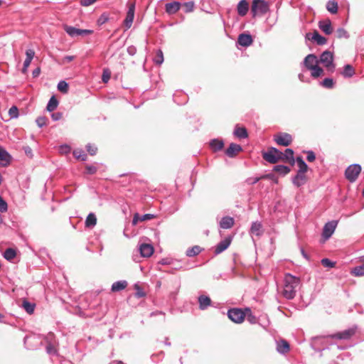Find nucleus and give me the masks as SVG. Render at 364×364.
I'll use <instances>...</instances> for the list:
<instances>
[{
    "label": "nucleus",
    "mask_w": 364,
    "mask_h": 364,
    "mask_svg": "<svg viewBox=\"0 0 364 364\" xmlns=\"http://www.w3.org/2000/svg\"><path fill=\"white\" fill-rule=\"evenodd\" d=\"M284 289L282 295L287 299H293L301 284V279L299 277H295L290 273H287L284 275Z\"/></svg>",
    "instance_id": "f257e3e1"
},
{
    "label": "nucleus",
    "mask_w": 364,
    "mask_h": 364,
    "mask_svg": "<svg viewBox=\"0 0 364 364\" xmlns=\"http://www.w3.org/2000/svg\"><path fill=\"white\" fill-rule=\"evenodd\" d=\"M282 151L275 147H270L267 151L262 154L263 159L270 164H276L282 160Z\"/></svg>",
    "instance_id": "f03ea898"
},
{
    "label": "nucleus",
    "mask_w": 364,
    "mask_h": 364,
    "mask_svg": "<svg viewBox=\"0 0 364 364\" xmlns=\"http://www.w3.org/2000/svg\"><path fill=\"white\" fill-rule=\"evenodd\" d=\"M319 63H322L324 67L331 73L335 70V65L333 64V53L328 50H326L321 53L318 60Z\"/></svg>",
    "instance_id": "7ed1b4c3"
},
{
    "label": "nucleus",
    "mask_w": 364,
    "mask_h": 364,
    "mask_svg": "<svg viewBox=\"0 0 364 364\" xmlns=\"http://www.w3.org/2000/svg\"><path fill=\"white\" fill-rule=\"evenodd\" d=\"M357 326L354 325L352 327L346 329L343 331L337 332L336 333L329 334L326 336L327 338L338 339V340H348L357 331Z\"/></svg>",
    "instance_id": "20e7f679"
},
{
    "label": "nucleus",
    "mask_w": 364,
    "mask_h": 364,
    "mask_svg": "<svg viewBox=\"0 0 364 364\" xmlns=\"http://www.w3.org/2000/svg\"><path fill=\"white\" fill-rule=\"evenodd\" d=\"M269 10V5L267 2L264 0H253L252 4L251 11L253 16L257 14L263 15Z\"/></svg>",
    "instance_id": "39448f33"
},
{
    "label": "nucleus",
    "mask_w": 364,
    "mask_h": 364,
    "mask_svg": "<svg viewBox=\"0 0 364 364\" xmlns=\"http://www.w3.org/2000/svg\"><path fill=\"white\" fill-rule=\"evenodd\" d=\"M361 171V166L358 164H353L347 167L345 171L346 178L351 183H353L358 178Z\"/></svg>",
    "instance_id": "423d86ee"
},
{
    "label": "nucleus",
    "mask_w": 364,
    "mask_h": 364,
    "mask_svg": "<svg viewBox=\"0 0 364 364\" xmlns=\"http://www.w3.org/2000/svg\"><path fill=\"white\" fill-rule=\"evenodd\" d=\"M337 225L338 222L336 220L329 221L324 225L321 234L323 242H325L333 235L336 230Z\"/></svg>",
    "instance_id": "0eeeda50"
},
{
    "label": "nucleus",
    "mask_w": 364,
    "mask_h": 364,
    "mask_svg": "<svg viewBox=\"0 0 364 364\" xmlns=\"http://www.w3.org/2000/svg\"><path fill=\"white\" fill-rule=\"evenodd\" d=\"M228 318L236 323H241L245 317V314L241 309L233 308L228 311Z\"/></svg>",
    "instance_id": "6e6552de"
},
{
    "label": "nucleus",
    "mask_w": 364,
    "mask_h": 364,
    "mask_svg": "<svg viewBox=\"0 0 364 364\" xmlns=\"http://www.w3.org/2000/svg\"><path fill=\"white\" fill-rule=\"evenodd\" d=\"M64 30L72 38L79 36L89 35L93 33L92 30L77 28L70 26H65Z\"/></svg>",
    "instance_id": "1a4fd4ad"
},
{
    "label": "nucleus",
    "mask_w": 364,
    "mask_h": 364,
    "mask_svg": "<svg viewBox=\"0 0 364 364\" xmlns=\"http://www.w3.org/2000/svg\"><path fill=\"white\" fill-rule=\"evenodd\" d=\"M135 13V3H129L128 4V11L127 12L126 18L124 20V26L127 29L131 28L133 20L134 18Z\"/></svg>",
    "instance_id": "9d476101"
},
{
    "label": "nucleus",
    "mask_w": 364,
    "mask_h": 364,
    "mask_svg": "<svg viewBox=\"0 0 364 364\" xmlns=\"http://www.w3.org/2000/svg\"><path fill=\"white\" fill-rule=\"evenodd\" d=\"M274 141L279 145L287 146L291 144L292 137L289 134L280 133L274 136Z\"/></svg>",
    "instance_id": "9b49d317"
},
{
    "label": "nucleus",
    "mask_w": 364,
    "mask_h": 364,
    "mask_svg": "<svg viewBox=\"0 0 364 364\" xmlns=\"http://www.w3.org/2000/svg\"><path fill=\"white\" fill-rule=\"evenodd\" d=\"M318 63L319 61L315 54L307 55L302 62V65L309 70L311 69V67H314Z\"/></svg>",
    "instance_id": "f8f14e48"
},
{
    "label": "nucleus",
    "mask_w": 364,
    "mask_h": 364,
    "mask_svg": "<svg viewBox=\"0 0 364 364\" xmlns=\"http://www.w3.org/2000/svg\"><path fill=\"white\" fill-rule=\"evenodd\" d=\"M306 38L315 41L318 46H323L327 43V39L320 35L317 31H315L312 34L311 33H306Z\"/></svg>",
    "instance_id": "ddd939ff"
},
{
    "label": "nucleus",
    "mask_w": 364,
    "mask_h": 364,
    "mask_svg": "<svg viewBox=\"0 0 364 364\" xmlns=\"http://www.w3.org/2000/svg\"><path fill=\"white\" fill-rule=\"evenodd\" d=\"M307 181V177L306 176V173L297 171L296 176H294L292 179V183L296 187L299 188L306 183Z\"/></svg>",
    "instance_id": "4468645a"
},
{
    "label": "nucleus",
    "mask_w": 364,
    "mask_h": 364,
    "mask_svg": "<svg viewBox=\"0 0 364 364\" xmlns=\"http://www.w3.org/2000/svg\"><path fill=\"white\" fill-rule=\"evenodd\" d=\"M276 343H277L276 349H277V351L279 354L285 355L287 353H288L289 351L290 346L286 340L281 339V340L277 341Z\"/></svg>",
    "instance_id": "2eb2a0df"
},
{
    "label": "nucleus",
    "mask_w": 364,
    "mask_h": 364,
    "mask_svg": "<svg viewBox=\"0 0 364 364\" xmlns=\"http://www.w3.org/2000/svg\"><path fill=\"white\" fill-rule=\"evenodd\" d=\"M138 251L144 257H149L154 253V247L150 244L143 243L141 244Z\"/></svg>",
    "instance_id": "dca6fc26"
},
{
    "label": "nucleus",
    "mask_w": 364,
    "mask_h": 364,
    "mask_svg": "<svg viewBox=\"0 0 364 364\" xmlns=\"http://www.w3.org/2000/svg\"><path fill=\"white\" fill-rule=\"evenodd\" d=\"M319 28L326 35H330L333 32L331 21L326 18L318 22Z\"/></svg>",
    "instance_id": "f3484780"
},
{
    "label": "nucleus",
    "mask_w": 364,
    "mask_h": 364,
    "mask_svg": "<svg viewBox=\"0 0 364 364\" xmlns=\"http://www.w3.org/2000/svg\"><path fill=\"white\" fill-rule=\"evenodd\" d=\"M252 37L249 33H241L237 38V43L241 46L247 47L252 43Z\"/></svg>",
    "instance_id": "a211bd4d"
},
{
    "label": "nucleus",
    "mask_w": 364,
    "mask_h": 364,
    "mask_svg": "<svg viewBox=\"0 0 364 364\" xmlns=\"http://www.w3.org/2000/svg\"><path fill=\"white\" fill-rule=\"evenodd\" d=\"M181 8V4L178 1H172L165 5L166 12L169 15L175 14Z\"/></svg>",
    "instance_id": "6ab92c4d"
},
{
    "label": "nucleus",
    "mask_w": 364,
    "mask_h": 364,
    "mask_svg": "<svg viewBox=\"0 0 364 364\" xmlns=\"http://www.w3.org/2000/svg\"><path fill=\"white\" fill-rule=\"evenodd\" d=\"M242 149V148L240 145L231 143L229 147L225 150V154L230 158H234Z\"/></svg>",
    "instance_id": "aec40b11"
},
{
    "label": "nucleus",
    "mask_w": 364,
    "mask_h": 364,
    "mask_svg": "<svg viewBox=\"0 0 364 364\" xmlns=\"http://www.w3.org/2000/svg\"><path fill=\"white\" fill-rule=\"evenodd\" d=\"M249 11V4L246 0H241L237 6V11L239 16H245Z\"/></svg>",
    "instance_id": "412c9836"
},
{
    "label": "nucleus",
    "mask_w": 364,
    "mask_h": 364,
    "mask_svg": "<svg viewBox=\"0 0 364 364\" xmlns=\"http://www.w3.org/2000/svg\"><path fill=\"white\" fill-rule=\"evenodd\" d=\"M199 309L200 310H205L211 305V299L209 296L205 295H200L198 298Z\"/></svg>",
    "instance_id": "4be33fe9"
},
{
    "label": "nucleus",
    "mask_w": 364,
    "mask_h": 364,
    "mask_svg": "<svg viewBox=\"0 0 364 364\" xmlns=\"http://www.w3.org/2000/svg\"><path fill=\"white\" fill-rule=\"evenodd\" d=\"M233 135L240 139H246L248 137L247 129L244 127H240L238 125L235 126Z\"/></svg>",
    "instance_id": "5701e85b"
},
{
    "label": "nucleus",
    "mask_w": 364,
    "mask_h": 364,
    "mask_svg": "<svg viewBox=\"0 0 364 364\" xmlns=\"http://www.w3.org/2000/svg\"><path fill=\"white\" fill-rule=\"evenodd\" d=\"M234 219L230 216L223 217L221 220L220 221L219 225L223 229H230L234 225Z\"/></svg>",
    "instance_id": "b1692460"
},
{
    "label": "nucleus",
    "mask_w": 364,
    "mask_h": 364,
    "mask_svg": "<svg viewBox=\"0 0 364 364\" xmlns=\"http://www.w3.org/2000/svg\"><path fill=\"white\" fill-rule=\"evenodd\" d=\"M231 240L229 238H225V240L220 241L216 246L215 249V252L216 254H220L225 250L230 245Z\"/></svg>",
    "instance_id": "393cba45"
},
{
    "label": "nucleus",
    "mask_w": 364,
    "mask_h": 364,
    "mask_svg": "<svg viewBox=\"0 0 364 364\" xmlns=\"http://www.w3.org/2000/svg\"><path fill=\"white\" fill-rule=\"evenodd\" d=\"M11 159V156L9 152L5 149L0 146V161L2 162V165L7 166L10 163Z\"/></svg>",
    "instance_id": "a878e982"
},
{
    "label": "nucleus",
    "mask_w": 364,
    "mask_h": 364,
    "mask_svg": "<svg viewBox=\"0 0 364 364\" xmlns=\"http://www.w3.org/2000/svg\"><path fill=\"white\" fill-rule=\"evenodd\" d=\"M282 160H287L289 161L291 165H294L295 163V159L294 158V151L291 149H287L284 151V153L282 152L281 154Z\"/></svg>",
    "instance_id": "bb28decb"
},
{
    "label": "nucleus",
    "mask_w": 364,
    "mask_h": 364,
    "mask_svg": "<svg viewBox=\"0 0 364 364\" xmlns=\"http://www.w3.org/2000/svg\"><path fill=\"white\" fill-rule=\"evenodd\" d=\"M250 232L256 236H260L263 233L262 225L259 222H253L252 223Z\"/></svg>",
    "instance_id": "cd10ccee"
},
{
    "label": "nucleus",
    "mask_w": 364,
    "mask_h": 364,
    "mask_svg": "<svg viewBox=\"0 0 364 364\" xmlns=\"http://www.w3.org/2000/svg\"><path fill=\"white\" fill-rule=\"evenodd\" d=\"M210 146L215 152L221 150L224 146V142L221 139H214L210 141Z\"/></svg>",
    "instance_id": "c85d7f7f"
},
{
    "label": "nucleus",
    "mask_w": 364,
    "mask_h": 364,
    "mask_svg": "<svg viewBox=\"0 0 364 364\" xmlns=\"http://www.w3.org/2000/svg\"><path fill=\"white\" fill-rule=\"evenodd\" d=\"M97 224V217L95 213H90L86 218L85 227L88 228H94Z\"/></svg>",
    "instance_id": "c756f323"
},
{
    "label": "nucleus",
    "mask_w": 364,
    "mask_h": 364,
    "mask_svg": "<svg viewBox=\"0 0 364 364\" xmlns=\"http://www.w3.org/2000/svg\"><path fill=\"white\" fill-rule=\"evenodd\" d=\"M203 249L198 245H194L192 247L187 249L186 255L189 257H193L199 255Z\"/></svg>",
    "instance_id": "7c9ffc66"
},
{
    "label": "nucleus",
    "mask_w": 364,
    "mask_h": 364,
    "mask_svg": "<svg viewBox=\"0 0 364 364\" xmlns=\"http://www.w3.org/2000/svg\"><path fill=\"white\" fill-rule=\"evenodd\" d=\"M127 286V282L125 280H120L115 282L112 285V291H119L124 289Z\"/></svg>",
    "instance_id": "2f4dec72"
},
{
    "label": "nucleus",
    "mask_w": 364,
    "mask_h": 364,
    "mask_svg": "<svg viewBox=\"0 0 364 364\" xmlns=\"http://www.w3.org/2000/svg\"><path fill=\"white\" fill-rule=\"evenodd\" d=\"M273 171L279 173L282 176L288 174L291 169L289 166L284 165H276L273 168Z\"/></svg>",
    "instance_id": "473e14b6"
},
{
    "label": "nucleus",
    "mask_w": 364,
    "mask_h": 364,
    "mask_svg": "<svg viewBox=\"0 0 364 364\" xmlns=\"http://www.w3.org/2000/svg\"><path fill=\"white\" fill-rule=\"evenodd\" d=\"M341 74L344 77L349 78L354 75L355 70L352 65L347 64L343 67Z\"/></svg>",
    "instance_id": "72a5a7b5"
},
{
    "label": "nucleus",
    "mask_w": 364,
    "mask_h": 364,
    "mask_svg": "<svg viewBox=\"0 0 364 364\" xmlns=\"http://www.w3.org/2000/svg\"><path fill=\"white\" fill-rule=\"evenodd\" d=\"M311 76L314 78H317L323 75V70L321 67L318 66V64L314 67H311Z\"/></svg>",
    "instance_id": "f704fd0d"
},
{
    "label": "nucleus",
    "mask_w": 364,
    "mask_h": 364,
    "mask_svg": "<svg viewBox=\"0 0 364 364\" xmlns=\"http://www.w3.org/2000/svg\"><path fill=\"white\" fill-rule=\"evenodd\" d=\"M296 161L299 167L298 171L306 173L308 170V166L304 161L303 158L301 156H297L296 159Z\"/></svg>",
    "instance_id": "c9c22d12"
},
{
    "label": "nucleus",
    "mask_w": 364,
    "mask_h": 364,
    "mask_svg": "<svg viewBox=\"0 0 364 364\" xmlns=\"http://www.w3.org/2000/svg\"><path fill=\"white\" fill-rule=\"evenodd\" d=\"M58 105V101L55 96H52L47 105L46 109L48 112H53Z\"/></svg>",
    "instance_id": "e433bc0d"
},
{
    "label": "nucleus",
    "mask_w": 364,
    "mask_h": 364,
    "mask_svg": "<svg viewBox=\"0 0 364 364\" xmlns=\"http://www.w3.org/2000/svg\"><path fill=\"white\" fill-rule=\"evenodd\" d=\"M22 306L28 314H32L34 312L36 304L27 300H24Z\"/></svg>",
    "instance_id": "4c0bfd02"
},
{
    "label": "nucleus",
    "mask_w": 364,
    "mask_h": 364,
    "mask_svg": "<svg viewBox=\"0 0 364 364\" xmlns=\"http://www.w3.org/2000/svg\"><path fill=\"white\" fill-rule=\"evenodd\" d=\"M153 60L156 65H161L164 60V53L161 49H158L156 52V55L153 58Z\"/></svg>",
    "instance_id": "58836bf2"
},
{
    "label": "nucleus",
    "mask_w": 364,
    "mask_h": 364,
    "mask_svg": "<svg viewBox=\"0 0 364 364\" xmlns=\"http://www.w3.org/2000/svg\"><path fill=\"white\" fill-rule=\"evenodd\" d=\"M271 174H265L262 176L261 177H250L246 179V183L249 185H254L257 183L260 179L262 178H271Z\"/></svg>",
    "instance_id": "ea45409f"
},
{
    "label": "nucleus",
    "mask_w": 364,
    "mask_h": 364,
    "mask_svg": "<svg viewBox=\"0 0 364 364\" xmlns=\"http://www.w3.org/2000/svg\"><path fill=\"white\" fill-rule=\"evenodd\" d=\"M326 9L332 14L338 12V3L335 1H328L326 4Z\"/></svg>",
    "instance_id": "a19ab883"
},
{
    "label": "nucleus",
    "mask_w": 364,
    "mask_h": 364,
    "mask_svg": "<svg viewBox=\"0 0 364 364\" xmlns=\"http://www.w3.org/2000/svg\"><path fill=\"white\" fill-rule=\"evenodd\" d=\"M319 84L321 86L326 89H332L335 85V82L333 78L327 77L320 82Z\"/></svg>",
    "instance_id": "79ce46f5"
},
{
    "label": "nucleus",
    "mask_w": 364,
    "mask_h": 364,
    "mask_svg": "<svg viewBox=\"0 0 364 364\" xmlns=\"http://www.w3.org/2000/svg\"><path fill=\"white\" fill-rule=\"evenodd\" d=\"M3 255L6 260L11 261L16 257V252L13 248H7Z\"/></svg>",
    "instance_id": "37998d69"
},
{
    "label": "nucleus",
    "mask_w": 364,
    "mask_h": 364,
    "mask_svg": "<svg viewBox=\"0 0 364 364\" xmlns=\"http://www.w3.org/2000/svg\"><path fill=\"white\" fill-rule=\"evenodd\" d=\"M73 156L79 160L85 161L87 160V155L82 149H75L73 152Z\"/></svg>",
    "instance_id": "c03bdc74"
},
{
    "label": "nucleus",
    "mask_w": 364,
    "mask_h": 364,
    "mask_svg": "<svg viewBox=\"0 0 364 364\" xmlns=\"http://www.w3.org/2000/svg\"><path fill=\"white\" fill-rule=\"evenodd\" d=\"M181 7L185 13H189L193 11L194 3L193 1L185 2L181 4Z\"/></svg>",
    "instance_id": "a18cd8bd"
},
{
    "label": "nucleus",
    "mask_w": 364,
    "mask_h": 364,
    "mask_svg": "<svg viewBox=\"0 0 364 364\" xmlns=\"http://www.w3.org/2000/svg\"><path fill=\"white\" fill-rule=\"evenodd\" d=\"M68 83L64 80H60L57 86L58 90L63 93H67L68 92Z\"/></svg>",
    "instance_id": "49530a36"
},
{
    "label": "nucleus",
    "mask_w": 364,
    "mask_h": 364,
    "mask_svg": "<svg viewBox=\"0 0 364 364\" xmlns=\"http://www.w3.org/2000/svg\"><path fill=\"white\" fill-rule=\"evenodd\" d=\"M45 341L47 344H58L55 336L53 333L50 332L45 336Z\"/></svg>",
    "instance_id": "de8ad7c7"
},
{
    "label": "nucleus",
    "mask_w": 364,
    "mask_h": 364,
    "mask_svg": "<svg viewBox=\"0 0 364 364\" xmlns=\"http://www.w3.org/2000/svg\"><path fill=\"white\" fill-rule=\"evenodd\" d=\"M352 273L357 277L364 276V264L355 267L353 269Z\"/></svg>",
    "instance_id": "09e8293b"
},
{
    "label": "nucleus",
    "mask_w": 364,
    "mask_h": 364,
    "mask_svg": "<svg viewBox=\"0 0 364 364\" xmlns=\"http://www.w3.org/2000/svg\"><path fill=\"white\" fill-rule=\"evenodd\" d=\"M9 114L11 119L18 118L19 114H18V109L17 108V107L12 106L9 110Z\"/></svg>",
    "instance_id": "8fccbe9b"
},
{
    "label": "nucleus",
    "mask_w": 364,
    "mask_h": 364,
    "mask_svg": "<svg viewBox=\"0 0 364 364\" xmlns=\"http://www.w3.org/2000/svg\"><path fill=\"white\" fill-rule=\"evenodd\" d=\"M321 262L323 266H324L325 267H327V268H333L336 265V262H332L331 260H330L328 258L322 259Z\"/></svg>",
    "instance_id": "3c124183"
},
{
    "label": "nucleus",
    "mask_w": 364,
    "mask_h": 364,
    "mask_svg": "<svg viewBox=\"0 0 364 364\" xmlns=\"http://www.w3.org/2000/svg\"><path fill=\"white\" fill-rule=\"evenodd\" d=\"M86 149L90 155L94 156L97 154V147L94 144H87L86 145Z\"/></svg>",
    "instance_id": "603ef678"
},
{
    "label": "nucleus",
    "mask_w": 364,
    "mask_h": 364,
    "mask_svg": "<svg viewBox=\"0 0 364 364\" xmlns=\"http://www.w3.org/2000/svg\"><path fill=\"white\" fill-rule=\"evenodd\" d=\"M57 344H47L46 352L49 355H55L57 353L56 346Z\"/></svg>",
    "instance_id": "864d4df0"
},
{
    "label": "nucleus",
    "mask_w": 364,
    "mask_h": 364,
    "mask_svg": "<svg viewBox=\"0 0 364 364\" xmlns=\"http://www.w3.org/2000/svg\"><path fill=\"white\" fill-rule=\"evenodd\" d=\"M36 122L39 127H43L46 125L47 118L44 116L38 117L36 119Z\"/></svg>",
    "instance_id": "5fc2aeb1"
},
{
    "label": "nucleus",
    "mask_w": 364,
    "mask_h": 364,
    "mask_svg": "<svg viewBox=\"0 0 364 364\" xmlns=\"http://www.w3.org/2000/svg\"><path fill=\"white\" fill-rule=\"evenodd\" d=\"M35 56V51L33 49H27L26 50V60L32 61Z\"/></svg>",
    "instance_id": "6e6d98bb"
},
{
    "label": "nucleus",
    "mask_w": 364,
    "mask_h": 364,
    "mask_svg": "<svg viewBox=\"0 0 364 364\" xmlns=\"http://www.w3.org/2000/svg\"><path fill=\"white\" fill-rule=\"evenodd\" d=\"M35 56V51L33 49H27L26 50V60L32 61Z\"/></svg>",
    "instance_id": "4d7b16f0"
},
{
    "label": "nucleus",
    "mask_w": 364,
    "mask_h": 364,
    "mask_svg": "<svg viewBox=\"0 0 364 364\" xmlns=\"http://www.w3.org/2000/svg\"><path fill=\"white\" fill-rule=\"evenodd\" d=\"M247 310L249 311L250 312H251L250 309H247ZM247 320L251 324H255L257 322V318L255 315H253L252 313H250L249 314H247Z\"/></svg>",
    "instance_id": "13d9d810"
},
{
    "label": "nucleus",
    "mask_w": 364,
    "mask_h": 364,
    "mask_svg": "<svg viewBox=\"0 0 364 364\" xmlns=\"http://www.w3.org/2000/svg\"><path fill=\"white\" fill-rule=\"evenodd\" d=\"M59 150L60 153L67 154L71 151V147L68 144H63L60 146Z\"/></svg>",
    "instance_id": "bf43d9fd"
},
{
    "label": "nucleus",
    "mask_w": 364,
    "mask_h": 364,
    "mask_svg": "<svg viewBox=\"0 0 364 364\" xmlns=\"http://www.w3.org/2000/svg\"><path fill=\"white\" fill-rule=\"evenodd\" d=\"M8 210L7 203L3 199L1 196H0V212L4 213Z\"/></svg>",
    "instance_id": "052dcab7"
},
{
    "label": "nucleus",
    "mask_w": 364,
    "mask_h": 364,
    "mask_svg": "<svg viewBox=\"0 0 364 364\" xmlns=\"http://www.w3.org/2000/svg\"><path fill=\"white\" fill-rule=\"evenodd\" d=\"M336 33H337V36L338 38H343V37L348 38V37L347 31L343 28H339L336 31Z\"/></svg>",
    "instance_id": "680f3d73"
},
{
    "label": "nucleus",
    "mask_w": 364,
    "mask_h": 364,
    "mask_svg": "<svg viewBox=\"0 0 364 364\" xmlns=\"http://www.w3.org/2000/svg\"><path fill=\"white\" fill-rule=\"evenodd\" d=\"M86 172L88 174H94L97 172V167L93 165H87L86 166Z\"/></svg>",
    "instance_id": "e2e57ef3"
},
{
    "label": "nucleus",
    "mask_w": 364,
    "mask_h": 364,
    "mask_svg": "<svg viewBox=\"0 0 364 364\" xmlns=\"http://www.w3.org/2000/svg\"><path fill=\"white\" fill-rule=\"evenodd\" d=\"M306 154H307L306 159L308 161L312 162L315 160L316 155L313 151H307Z\"/></svg>",
    "instance_id": "0e129e2a"
},
{
    "label": "nucleus",
    "mask_w": 364,
    "mask_h": 364,
    "mask_svg": "<svg viewBox=\"0 0 364 364\" xmlns=\"http://www.w3.org/2000/svg\"><path fill=\"white\" fill-rule=\"evenodd\" d=\"M127 51L129 55H134L136 53V48L134 46H129L127 48Z\"/></svg>",
    "instance_id": "69168bd1"
},
{
    "label": "nucleus",
    "mask_w": 364,
    "mask_h": 364,
    "mask_svg": "<svg viewBox=\"0 0 364 364\" xmlns=\"http://www.w3.org/2000/svg\"><path fill=\"white\" fill-rule=\"evenodd\" d=\"M63 117V113L60 112H54L51 114V118L53 121H58Z\"/></svg>",
    "instance_id": "338daca9"
},
{
    "label": "nucleus",
    "mask_w": 364,
    "mask_h": 364,
    "mask_svg": "<svg viewBox=\"0 0 364 364\" xmlns=\"http://www.w3.org/2000/svg\"><path fill=\"white\" fill-rule=\"evenodd\" d=\"M97 0H80V4L83 6H88L93 4Z\"/></svg>",
    "instance_id": "774afa93"
}]
</instances>
